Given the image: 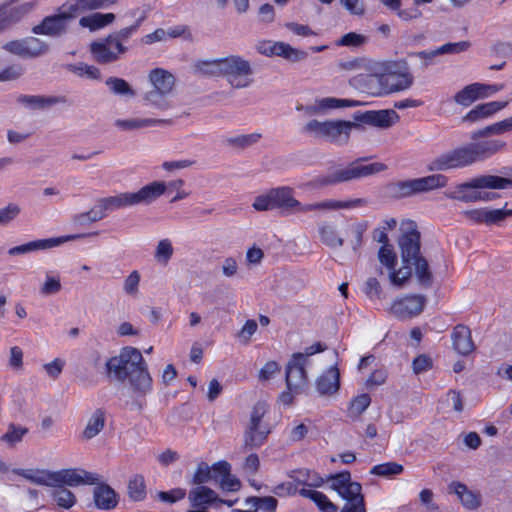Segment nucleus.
<instances>
[{"label":"nucleus","instance_id":"nucleus-40","mask_svg":"<svg viewBox=\"0 0 512 512\" xmlns=\"http://www.w3.org/2000/svg\"><path fill=\"white\" fill-rule=\"evenodd\" d=\"M420 193L428 192L434 189L443 188L448 183L447 176L443 174H432L417 178Z\"/></svg>","mask_w":512,"mask_h":512},{"label":"nucleus","instance_id":"nucleus-17","mask_svg":"<svg viewBox=\"0 0 512 512\" xmlns=\"http://www.w3.org/2000/svg\"><path fill=\"white\" fill-rule=\"evenodd\" d=\"M308 360L302 353H295L286 367V384L290 391H298L307 381L305 365Z\"/></svg>","mask_w":512,"mask_h":512},{"label":"nucleus","instance_id":"nucleus-12","mask_svg":"<svg viewBox=\"0 0 512 512\" xmlns=\"http://www.w3.org/2000/svg\"><path fill=\"white\" fill-rule=\"evenodd\" d=\"M99 235L98 231L90 232V233H80V234H70L55 238H48V239H38L34 241H30L18 246L11 247L8 250V254L11 256L20 255V254H26L33 251L38 250H46L50 249L56 246H59L65 242L73 241L77 239H82L90 236H97Z\"/></svg>","mask_w":512,"mask_h":512},{"label":"nucleus","instance_id":"nucleus-32","mask_svg":"<svg viewBox=\"0 0 512 512\" xmlns=\"http://www.w3.org/2000/svg\"><path fill=\"white\" fill-rule=\"evenodd\" d=\"M512 131V117L487 125L486 127L472 132L471 140L489 139L490 135H501Z\"/></svg>","mask_w":512,"mask_h":512},{"label":"nucleus","instance_id":"nucleus-11","mask_svg":"<svg viewBox=\"0 0 512 512\" xmlns=\"http://www.w3.org/2000/svg\"><path fill=\"white\" fill-rule=\"evenodd\" d=\"M89 50L97 63L110 64L119 61L128 51V47L116 42L109 34L105 38L93 41Z\"/></svg>","mask_w":512,"mask_h":512},{"label":"nucleus","instance_id":"nucleus-49","mask_svg":"<svg viewBox=\"0 0 512 512\" xmlns=\"http://www.w3.org/2000/svg\"><path fill=\"white\" fill-rule=\"evenodd\" d=\"M318 109L327 110V109H336L343 107H356L359 105V102L351 99H338L333 97H326L318 100Z\"/></svg>","mask_w":512,"mask_h":512},{"label":"nucleus","instance_id":"nucleus-18","mask_svg":"<svg viewBox=\"0 0 512 512\" xmlns=\"http://www.w3.org/2000/svg\"><path fill=\"white\" fill-rule=\"evenodd\" d=\"M327 481L331 482V488L346 501L363 496L361 484L351 481V474L349 471L330 475Z\"/></svg>","mask_w":512,"mask_h":512},{"label":"nucleus","instance_id":"nucleus-29","mask_svg":"<svg viewBox=\"0 0 512 512\" xmlns=\"http://www.w3.org/2000/svg\"><path fill=\"white\" fill-rule=\"evenodd\" d=\"M214 473H218V483L226 491H238L241 483L237 478L231 477V466L226 461H219L213 465Z\"/></svg>","mask_w":512,"mask_h":512},{"label":"nucleus","instance_id":"nucleus-14","mask_svg":"<svg viewBox=\"0 0 512 512\" xmlns=\"http://www.w3.org/2000/svg\"><path fill=\"white\" fill-rule=\"evenodd\" d=\"M378 258L382 265L389 271V278L392 284L400 286L412 275V269L405 264L396 269L397 256L391 245H382L378 252Z\"/></svg>","mask_w":512,"mask_h":512},{"label":"nucleus","instance_id":"nucleus-60","mask_svg":"<svg viewBox=\"0 0 512 512\" xmlns=\"http://www.w3.org/2000/svg\"><path fill=\"white\" fill-rule=\"evenodd\" d=\"M261 138V135L258 133L244 134L235 137H230L226 141L228 144L237 146L240 148L248 147L254 143H256Z\"/></svg>","mask_w":512,"mask_h":512},{"label":"nucleus","instance_id":"nucleus-3","mask_svg":"<svg viewBox=\"0 0 512 512\" xmlns=\"http://www.w3.org/2000/svg\"><path fill=\"white\" fill-rule=\"evenodd\" d=\"M420 232L411 228L399 239L401 257L405 266L414 267L415 274L422 285L429 286L433 276L427 260L420 253Z\"/></svg>","mask_w":512,"mask_h":512},{"label":"nucleus","instance_id":"nucleus-50","mask_svg":"<svg viewBox=\"0 0 512 512\" xmlns=\"http://www.w3.org/2000/svg\"><path fill=\"white\" fill-rule=\"evenodd\" d=\"M371 398L368 394L363 393L356 396L350 403L348 414L351 418H359L360 415L368 408Z\"/></svg>","mask_w":512,"mask_h":512},{"label":"nucleus","instance_id":"nucleus-43","mask_svg":"<svg viewBox=\"0 0 512 512\" xmlns=\"http://www.w3.org/2000/svg\"><path fill=\"white\" fill-rule=\"evenodd\" d=\"M168 94L157 90L148 91L143 97L144 104L159 110H167L172 107L167 98Z\"/></svg>","mask_w":512,"mask_h":512},{"label":"nucleus","instance_id":"nucleus-30","mask_svg":"<svg viewBox=\"0 0 512 512\" xmlns=\"http://www.w3.org/2000/svg\"><path fill=\"white\" fill-rule=\"evenodd\" d=\"M454 348L463 355H467L474 349L469 327L464 324H458L452 335Z\"/></svg>","mask_w":512,"mask_h":512},{"label":"nucleus","instance_id":"nucleus-31","mask_svg":"<svg viewBox=\"0 0 512 512\" xmlns=\"http://www.w3.org/2000/svg\"><path fill=\"white\" fill-rule=\"evenodd\" d=\"M149 81L154 89L162 93H170L173 89L175 78L174 76L162 68L152 69L149 73Z\"/></svg>","mask_w":512,"mask_h":512},{"label":"nucleus","instance_id":"nucleus-4","mask_svg":"<svg viewBox=\"0 0 512 512\" xmlns=\"http://www.w3.org/2000/svg\"><path fill=\"white\" fill-rule=\"evenodd\" d=\"M512 188V179L497 175H480L472 178L470 181L457 185V192L463 193L456 196L454 193L448 195L451 199H457L463 202L489 201L495 199L498 195L494 192H472L465 193L470 189H493L502 190Z\"/></svg>","mask_w":512,"mask_h":512},{"label":"nucleus","instance_id":"nucleus-62","mask_svg":"<svg viewBox=\"0 0 512 512\" xmlns=\"http://www.w3.org/2000/svg\"><path fill=\"white\" fill-rule=\"evenodd\" d=\"M470 47V42L468 41H459L453 43H446L439 48H437V52L442 54H458L466 51Z\"/></svg>","mask_w":512,"mask_h":512},{"label":"nucleus","instance_id":"nucleus-28","mask_svg":"<svg viewBox=\"0 0 512 512\" xmlns=\"http://www.w3.org/2000/svg\"><path fill=\"white\" fill-rule=\"evenodd\" d=\"M189 500L193 507L206 509L212 504L217 505L218 495L206 486H199L189 492Z\"/></svg>","mask_w":512,"mask_h":512},{"label":"nucleus","instance_id":"nucleus-6","mask_svg":"<svg viewBox=\"0 0 512 512\" xmlns=\"http://www.w3.org/2000/svg\"><path fill=\"white\" fill-rule=\"evenodd\" d=\"M165 188L164 182L154 181L143 186L137 192L121 193L115 196L100 198L98 201L106 215H108L109 212L120 208L140 203L149 204L164 194Z\"/></svg>","mask_w":512,"mask_h":512},{"label":"nucleus","instance_id":"nucleus-58","mask_svg":"<svg viewBox=\"0 0 512 512\" xmlns=\"http://www.w3.org/2000/svg\"><path fill=\"white\" fill-rule=\"evenodd\" d=\"M173 255V247L169 239H162L159 241L156 252H155V258L164 264H167L168 261L171 259Z\"/></svg>","mask_w":512,"mask_h":512},{"label":"nucleus","instance_id":"nucleus-2","mask_svg":"<svg viewBox=\"0 0 512 512\" xmlns=\"http://www.w3.org/2000/svg\"><path fill=\"white\" fill-rule=\"evenodd\" d=\"M106 369L108 375H113L118 381L129 379L133 389L141 394L151 389L152 378L141 352L136 348H123L118 356L107 361Z\"/></svg>","mask_w":512,"mask_h":512},{"label":"nucleus","instance_id":"nucleus-8","mask_svg":"<svg viewBox=\"0 0 512 512\" xmlns=\"http://www.w3.org/2000/svg\"><path fill=\"white\" fill-rule=\"evenodd\" d=\"M353 123L344 120L318 121L310 120L303 127V132L310 134L318 139H323L331 143L342 144L349 139Z\"/></svg>","mask_w":512,"mask_h":512},{"label":"nucleus","instance_id":"nucleus-55","mask_svg":"<svg viewBox=\"0 0 512 512\" xmlns=\"http://www.w3.org/2000/svg\"><path fill=\"white\" fill-rule=\"evenodd\" d=\"M210 480L218 481V473H214L213 467L210 469L205 463H201L193 477V483L200 485Z\"/></svg>","mask_w":512,"mask_h":512},{"label":"nucleus","instance_id":"nucleus-37","mask_svg":"<svg viewBox=\"0 0 512 512\" xmlns=\"http://www.w3.org/2000/svg\"><path fill=\"white\" fill-rule=\"evenodd\" d=\"M390 193L395 198H406L419 194L417 178L399 181L389 186Z\"/></svg>","mask_w":512,"mask_h":512},{"label":"nucleus","instance_id":"nucleus-57","mask_svg":"<svg viewBox=\"0 0 512 512\" xmlns=\"http://www.w3.org/2000/svg\"><path fill=\"white\" fill-rule=\"evenodd\" d=\"M28 432L25 427L16 426L11 423L8 426V431L1 436V440L7 442L10 445H14L22 440V437Z\"/></svg>","mask_w":512,"mask_h":512},{"label":"nucleus","instance_id":"nucleus-48","mask_svg":"<svg viewBox=\"0 0 512 512\" xmlns=\"http://www.w3.org/2000/svg\"><path fill=\"white\" fill-rule=\"evenodd\" d=\"M25 57H38L48 50V45L36 37L24 39Z\"/></svg>","mask_w":512,"mask_h":512},{"label":"nucleus","instance_id":"nucleus-34","mask_svg":"<svg viewBox=\"0 0 512 512\" xmlns=\"http://www.w3.org/2000/svg\"><path fill=\"white\" fill-rule=\"evenodd\" d=\"M170 119H155V118H133L125 120H117L116 126L122 130H137L144 127H151L161 124H171Z\"/></svg>","mask_w":512,"mask_h":512},{"label":"nucleus","instance_id":"nucleus-54","mask_svg":"<svg viewBox=\"0 0 512 512\" xmlns=\"http://www.w3.org/2000/svg\"><path fill=\"white\" fill-rule=\"evenodd\" d=\"M321 241L328 246L337 247L343 245V240L337 235L335 229L330 225L322 226L319 229Z\"/></svg>","mask_w":512,"mask_h":512},{"label":"nucleus","instance_id":"nucleus-53","mask_svg":"<svg viewBox=\"0 0 512 512\" xmlns=\"http://www.w3.org/2000/svg\"><path fill=\"white\" fill-rule=\"evenodd\" d=\"M362 292L372 301L380 300L383 295L382 287L375 277H370L365 281Z\"/></svg>","mask_w":512,"mask_h":512},{"label":"nucleus","instance_id":"nucleus-20","mask_svg":"<svg viewBox=\"0 0 512 512\" xmlns=\"http://www.w3.org/2000/svg\"><path fill=\"white\" fill-rule=\"evenodd\" d=\"M426 304L422 295H406L395 300L391 306L392 312L402 318H412L419 315Z\"/></svg>","mask_w":512,"mask_h":512},{"label":"nucleus","instance_id":"nucleus-56","mask_svg":"<svg viewBox=\"0 0 512 512\" xmlns=\"http://www.w3.org/2000/svg\"><path fill=\"white\" fill-rule=\"evenodd\" d=\"M72 71L80 77H86V78L92 79V80H100L101 79V71L98 67H96L94 65L80 63L78 65H73Z\"/></svg>","mask_w":512,"mask_h":512},{"label":"nucleus","instance_id":"nucleus-45","mask_svg":"<svg viewBox=\"0 0 512 512\" xmlns=\"http://www.w3.org/2000/svg\"><path fill=\"white\" fill-rule=\"evenodd\" d=\"M404 467L402 464L396 462H386L382 464L375 465L371 470L370 474L381 476V477H391L399 475L403 472Z\"/></svg>","mask_w":512,"mask_h":512},{"label":"nucleus","instance_id":"nucleus-51","mask_svg":"<svg viewBox=\"0 0 512 512\" xmlns=\"http://www.w3.org/2000/svg\"><path fill=\"white\" fill-rule=\"evenodd\" d=\"M24 477L35 484L54 487V472L28 471L24 473Z\"/></svg>","mask_w":512,"mask_h":512},{"label":"nucleus","instance_id":"nucleus-27","mask_svg":"<svg viewBox=\"0 0 512 512\" xmlns=\"http://www.w3.org/2000/svg\"><path fill=\"white\" fill-rule=\"evenodd\" d=\"M316 388L321 395H332L339 390L340 372L337 366L330 367L318 378Z\"/></svg>","mask_w":512,"mask_h":512},{"label":"nucleus","instance_id":"nucleus-24","mask_svg":"<svg viewBox=\"0 0 512 512\" xmlns=\"http://www.w3.org/2000/svg\"><path fill=\"white\" fill-rule=\"evenodd\" d=\"M508 105L507 101H491L476 105L462 118L463 122L476 123L487 119L501 111Z\"/></svg>","mask_w":512,"mask_h":512},{"label":"nucleus","instance_id":"nucleus-47","mask_svg":"<svg viewBox=\"0 0 512 512\" xmlns=\"http://www.w3.org/2000/svg\"><path fill=\"white\" fill-rule=\"evenodd\" d=\"M54 488L52 496L59 507L69 509L75 504V495L70 490L64 486H56Z\"/></svg>","mask_w":512,"mask_h":512},{"label":"nucleus","instance_id":"nucleus-59","mask_svg":"<svg viewBox=\"0 0 512 512\" xmlns=\"http://www.w3.org/2000/svg\"><path fill=\"white\" fill-rule=\"evenodd\" d=\"M367 41V37L358 34L355 32H349L344 34L337 42L336 44L338 46H346V47H359L365 44Z\"/></svg>","mask_w":512,"mask_h":512},{"label":"nucleus","instance_id":"nucleus-9","mask_svg":"<svg viewBox=\"0 0 512 512\" xmlns=\"http://www.w3.org/2000/svg\"><path fill=\"white\" fill-rule=\"evenodd\" d=\"M265 414L266 405L264 403H257L253 407L249 424L243 436L242 449L244 452L260 448L271 433L270 427L262 422Z\"/></svg>","mask_w":512,"mask_h":512},{"label":"nucleus","instance_id":"nucleus-46","mask_svg":"<svg viewBox=\"0 0 512 512\" xmlns=\"http://www.w3.org/2000/svg\"><path fill=\"white\" fill-rule=\"evenodd\" d=\"M145 16H142L138 18L132 25L128 27H124L118 31H115L110 34V36L121 45H125L126 42L129 41V39L137 33L139 27L141 26L142 22L144 21Z\"/></svg>","mask_w":512,"mask_h":512},{"label":"nucleus","instance_id":"nucleus-15","mask_svg":"<svg viewBox=\"0 0 512 512\" xmlns=\"http://www.w3.org/2000/svg\"><path fill=\"white\" fill-rule=\"evenodd\" d=\"M397 64L390 65L384 73L378 76V82L384 93L403 91L413 83V76L407 71H398Z\"/></svg>","mask_w":512,"mask_h":512},{"label":"nucleus","instance_id":"nucleus-52","mask_svg":"<svg viewBox=\"0 0 512 512\" xmlns=\"http://www.w3.org/2000/svg\"><path fill=\"white\" fill-rule=\"evenodd\" d=\"M106 85L116 95H134V90L129 83L122 78L110 77L106 80Z\"/></svg>","mask_w":512,"mask_h":512},{"label":"nucleus","instance_id":"nucleus-42","mask_svg":"<svg viewBox=\"0 0 512 512\" xmlns=\"http://www.w3.org/2000/svg\"><path fill=\"white\" fill-rule=\"evenodd\" d=\"M106 213L104 212L101 204L97 200L96 204L87 212L76 214L73 217V221L75 224L85 225L87 223L97 222L106 217Z\"/></svg>","mask_w":512,"mask_h":512},{"label":"nucleus","instance_id":"nucleus-7","mask_svg":"<svg viewBox=\"0 0 512 512\" xmlns=\"http://www.w3.org/2000/svg\"><path fill=\"white\" fill-rule=\"evenodd\" d=\"M386 166L383 163L375 162L363 164L360 160L350 163L347 167H340L330 170L326 175H320L315 179V183L319 186L335 185L347 182L353 179L366 177L381 171Z\"/></svg>","mask_w":512,"mask_h":512},{"label":"nucleus","instance_id":"nucleus-13","mask_svg":"<svg viewBox=\"0 0 512 512\" xmlns=\"http://www.w3.org/2000/svg\"><path fill=\"white\" fill-rule=\"evenodd\" d=\"M503 88V84L472 83L458 91L454 95V101L463 107H468L475 101L487 98Z\"/></svg>","mask_w":512,"mask_h":512},{"label":"nucleus","instance_id":"nucleus-23","mask_svg":"<svg viewBox=\"0 0 512 512\" xmlns=\"http://www.w3.org/2000/svg\"><path fill=\"white\" fill-rule=\"evenodd\" d=\"M268 48L263 44L259 47V51L267 56H280L286 60L297 62L307 58L308 54L305 51L293 48L285 42H268Z\"/></svg>","mask_w":512,"mask_h":512},{"label":"nucleus","instance_id":"nucleus-25","mask_svg":"<svg viewBox=\"0 0 512 512\" xmlns=\"http://www.w3.org/2000/svg\"><path fill=\"white\" fill-rule=\"evenodd\" d=\"M95 506L101 510H112L119 502L118 494L107 484H100L93 490Z\"/></svg>","mask_w":512,"mask_h":512},{"label":"nucleus","instance_id":"nucleus-21","mask_svg":"<svg viewBox=\"0 0 512 512\" xmlns=\"http://www.w3.org/2000/svg\"><path fill=\"white\" fill-rule=\"evenodd\" d=\"M355 120L379 128L391 127L399 116L394 110H371L355 115Z\"/></svg>","mask_w":512,"mask_h":512},{"label":"nucleus","instance_id":"nucleus-5","mask_svg":"<svg viewBox=\"0 0 512 512\" xmlns=\"http://www.w3.org/2000/svg\"><path fill=\"white\" fill-rule=\"evenodd\" d=\"M275 209L292 210L299 212H308L314 210H338L358 206L362 200L355 199L351 201L325 200L322 202L302 205L293 197V189L290 187H278L271 189Z\"/></svg>","mask_w":512,"mask_h":512},{"label":"nucleus","instance_id":"nucleus-61","mask_svg":"<svg viewBox=\"0 0 512 512\" xmlns=\"http://www.w3.org/2000/svg\"><path fill=\"white\" fill-rule=\"evenodd\" d=\"M252 206L257 211H268L275 209L272 191L269 190L266 194L257 196Z\"/></svg>","mask_w":512,"mask_h":512},{"label":"nucleus","instance_id":"nucleus-26","mask_svg":"<svg viewBox=\"0 0 512 512\" xmlns=\"http://www.w3.org/2000/svg\"><path fill=\"white\" fill-rule=\"evenodd\" d=\"M463 216L473 224L493 225L501 222L500 209L475 208L462 212Z\"/></svg>","mask_w":512,"mask_h":512},{"label":"nucleus","instance_id":"nucleus-44","mask_svg":"<svg viewBox=\"0 0 512 512\" xmlns=\"http://www.w3.org/2000/svg\"><path fill=\"white\" fill-rule=\"evenodd\" d=\"M195 69L199 73L208 76L222 75V58L213 60H198L195 62Z\"/></svg>","mask_w":512,"mask_h":512},{"label":"nucleus","instance_id":"nucleus-22","mask_svg":"<svg viewBox=\"0 0 512 512\" xmlns=\"http://www.w3.org/2000/svg\"><path fill=\"white\" fill-rule=\"evenodd\" d=\"M31 9L32 5L29 3L0 6V32L20 22Z\"/></svg>","mask_w":512,"mask_h":512},{"label":"nucleus","instance_id":"nucleus-19","mask_svg":"<svg viewBox=\"0 0 512 512\" xmlns=\"http://www.w3.org/2000/svg\"><path fill=\"white\" fill-rule=\"evenodd\" d=\"M98 477L83 469H63L54 472V487L56 486H71L76 487L86 484H95Z\"/></svg>","mask_w":512,"mask_h":512},{"label":"nucleus","instance_id":"nucleus-63","mask_svg":"<svg viewBox=\"0 0 512 512\" xmlns=\"http://www.w3.org/2000/svg\"><path fill=\"white\" fill-rule=\"evenodd\" d=\"M20 213V207L15 203H9L0 209V224L6 225L14 220Z\"/></svg>","mask_w":512,"mask_h":512},{"label":"nucleus","instance_id":"nucleus-33","mask_svg":"<svg viewBox=\"0 0 512 512\" xmlns=\"http://www.w3.org/2000/svg\"><path fill=\"white\" fill-rule=\"evenodd\" d=\"M449 487L459 497L461 503L467 509H476L480 506V496L468 490L465 484L452 482Z\"/></svg>","mask_w":512,"mask_h":512},{"label":"nucleus","instance_id":"nucleus-35","mask_svg":"<svg viewBox=\"0 0 512 512\" xmlns=\"http://www.w3.org/2000/svg\"><path fill=\"white\" fill-rule=\"evenodd\" d=\"M64 101L65 99L63 97L55 96L45 97L37 95H20L17 98L18 103L23 104L30 109H41Z\"/></svg>","mask_w":512,"mask_h":512},{"label":"nucleus","instance_id":"nucleus-38","mask_svg":"<svg viewBox=\"0 0 512 512\" xmlns=\"http://www.w3.org/2000/svg\"><path fill=\"white\" fill-rule=\"evenodd\" d=\"M115 20L113 13H93L80 19L79 24L82 27L89 28L91 31L101 29Z\"/></svg>","mask_w":512,"mask_h":512},{"label":"nucleus","instance_id":"nucleus-39","mask_svg":"<svg viewBox=\"0 0 512 512\" xmlns=\"http://www.w3.org/2000/svg\"><path fill=\"white\" fill-rule=\"evenodd\" d=\"M115 1L116 0H71L68 4L71 12L76 15L78 12L108 7L114 4Z\"/></svg>","mask_w":512,"mask_h":512},{"label":"nucleus","instance_id":"nucleus-64","mask_svg":"<svg viewBox=\"0 0 512 512\" xmlns=\"http://www.w3.org/2000/svg\"><path fill=\"white\" fill-rule=\"evenodd\" d=\"M341 512H366L364 496L348 500Z\"/></svg>","mask_w":512,"mask_h":512},{"label":"nucleus","instance_id":"nucleus-36","mask_svg":"<svg viewBox=\"0 0 512 512\" xmlns=\"http://www.w3.org/2000/svg\"><path fill=\"white\" fill-rule=\"evenodd\" d=\"M106 422V412L103 409H97L89 418L82 437L90 440L98 435L104 428Z\"/></svg>","mask_w":512,"mask_h":512},{"label":"nucleus","instance_id":"nucleus-10","mask_svg":"<svg viewBox=\"0 0 512 512\" xmlns=\"http://www.w3.org/2000/svg\"><path fill=\"white\" fill-rule=\"evenodd\" d=\"M252 69L250 63L240 56L222 58V75L234 88H244L251 83Z\"/></svg>","mask_w":512,"mask_h":512},{"label":"nucleus","instance_id":"nucleus-41","mask_svg":"<svg viewBox=\"0 0 512 512\" xmlns=\"http://www.w3.org/2000/svg\"><path fill=\"white\" fill-rule=\"evenodd\" d=\"M128 495L133 501H142L146 497V484L142 475H134L128 481Z\"/></svg>","mask_w":512,"mask_h":512},{"label":"nucleus","instance_id":"nucleus-1","mask_svg":"<svg viewBox=\"0 0 512 512\" xmlns=\"http://www.w3.org/2000/svg\"><path fill=\"white\" fill-rule=\"evenodd\" d=\"M506 142L500 139H477L444 152L434 158L428 165L429 171H447L461 169L476 162L491 158L504 150Z\"/></svg>","mask_w":512,"mask_h":512},{"label":"nucleus","instance_id":"nucleus-16","mask_svg":"<svg viewBox=\"0 0 512 512\" xmlns=\"http://www.w3.org/2000/svg\"><path fill=\"white\" fill-rule=\"evenodd\" d=\"M67 11L45 17L42 22L33 27L32 32L37 35L60 36L67 29V22L75 16L69 9L68 2L63 5Z\"/></svg>","mask_w":512,"mask_h":512}]
</instances>
